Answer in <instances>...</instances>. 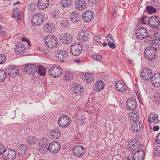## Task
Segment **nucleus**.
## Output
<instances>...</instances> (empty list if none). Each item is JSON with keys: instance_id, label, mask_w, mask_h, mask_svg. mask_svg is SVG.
<instances>
[{"instance_id": "nucleus-8", "label": "nucleus", "mask_w": 160, "mask_h": 160, "mask_svg": "<svg viewBox=\"0 0 160 160\" xmlns=\"http://www.w3.org/2000/svg\"><path fill=\"white\" fill-rule=\"evenodd\" d=\"M60 67L55 65L50 68L49 72L54 78L59 77L62 74V71Z\"/></svg>"}, {"instance_id": "nucleus-61", "label": "nucleus", "mask_w": 160, "mask_h": 160, "mask_svg": "<svg viewBox=\"0 0 160 160\" xmlns=\"http://www.w3.org/2000/svg\"><path fill=\"white\" fill-rule=\"evenodd\" d=\"M74 91V94L76 95H79L81 93V92H80L79 91H78L77 90H75Z\"/></svg>"}, {"instance_id": "nucleus-51", "label": "nucleus", "mask_w": 160, "mask_h": 160, "mask_svg": "<svg viewBox=\"0 0 160 160\" xmlns=\"http://www.w3.org/2000/svg\"><path fill=\"white\" fill-rule=\"evenodd\" d=\"M101 36L99 35H96L94 38L95 41L97 42H101Z\"/></svg>"}, {"instance_id": "nucleus-53", "label": "nucleus", "mask_w": 160, "mask_h": 160, "mask_svg": "<svg viewBox=\"0 0 160 160\" xmlns=\"http://www.w3.org/2000/svg\"><path fill=\"white\" fill-rule=\"evenodd\" d=\"M155 140L157 143L160 144V133L156 137Z\"/></svg>"}, {"instance_id": "nucleus-23", "label": "nucleus", "mask_w": 160, "mask_h": 160, "mask_svg": "<svg viewBox=\"0 0 160 160\" xmlns=\"http://www.w3.org/2000/svg\"><path fill=\"white\" fill-rule=\"evenodd\" d=\"M56 55L59 61L62 62L67 59L68 54L65 50L58 49L57 50Z\"/></svg>"}, {"instance_id": "nucleus-47", "label": "nucleus", "mask_w": 160, "mask_h": 160, "mask_svg": "<svg viewBox=\"0 0 160 160\" xmlns=\"http://www.w3.org/2000/svg\"><path fill=\"white\" fill-rule=\"evenodd\" d=\"M108 42V45L109 48L113 49L115 48V45L113 42L114 41L111 40L109 41Z\"/></svg>"}, {"instance_id": "nucleus-22", "label": "nucleus", "mask_w": 160, "mask_h": 160, "mask_svg": "<svg viewBox=\"0 0 160 160\" xmlns=\"http://www.w3.org/2000/svg\"><path fill=\"white\" fill-rule=\"evenodd\" d=\"M37 66L33 64H29L24 67V70L26 73L28 74H33L37 70Z\"/></svg>"}, {"instance_id": "nucleus-39", "label": "nucleus", "mask_w": 160, "mask_h": 160, "mask_svg": "<svg viewBox=\"0 0 160 160\" xmlns=\"http://www.w3.org/2000/svg\"><path fill=\"white\" fill-rule=\"evenodd\" d=\"M64 75L65 76L64 79L66 81H69L72 79L73 74L69 72H66Z\"/></svg>"}, {"instance_id": "nucleus-21", "label": "nucleus", "mask_w": 160, "mask_h": 160, "mask_svg": "<svg viewBox=\"0 0 160 160\" xmlns=\"http://www.w3.org/2000/svg\"><path fill=\"white\" fill-rule=\"evenodd\" d=\"M152 85L155 87H160V74L158 73L154 74L150 79Z\"/></svg>"}, {"instance_id": "nucleus-38", "label": "nucleus", "mask_w": 160, "mask_h": 160, "mask_svg": "<svg viewBox=\"0 0 160 160\" xmlns=\"http://www.w3.org/2000/svg\"><path fill=\"white\" fill-rule=\"evenodd\" d=\"M6 77L7 74L5 71L2 69H0V82L4 81Z\"/></svg>"}, {"instance_id": "nucleus-41", "label": "nucleus", "mask_w": 160, "mask_h": 160, "mask_svg": "<svg viewBox=\"0 0 160 160\" xmlns=\"http://www.w3.org/2000/svg\"><path fill=\"white\" fill-rule=\"evenodd\" d=\"M139 114L138 112H133L131 115V118L132 120H133L134 122H136L137 119L139 118Z\"/></svg>"}, {"instance_id": "nucleus-55", "label": "nucleus", "mask_w": 160, "mask_h": 160, "mask_svg": "<svg viewBox=\"0 0 160 160\" xmlns=\"http://www.w3.org/2000/svg\"><path fill=\"white\" fill-rule=\"evenodd\" d=\"M106 38L107 39L108 42L111 40L114 41L113 38H112V35L110 34H108L107 36H106Z\"/></svg>"}, {"instance_id": "nucleus-42", "label": "nucleus", "mask_w": 160, "mask_h": 160, "mask_svg": "<svg viewBox=\"0 0 160 160\" xmlns=\"http://www.w3.org/2000/svg\"><path fill=\"white\" fill-rule=\"evenodd\" d=\"M70 0H61L60 4L63 7H68L70 5Z\"/></svg>"}, {"instance_id": "nucleus-25", "label": "nucleus", "mask_w": 160, "mask_h": 160, "mask_svg": "<svg viewBox=\"0 0 160 160\" xmlns=\"http://www.w3.org/2000/svg\"><path fill=\"white\" fill-rule=\"evenodd\" d=\"M70 18L71 21L73 23H77L80 21V15L77 11H73L70 13Z\"/></svg>"}, {"instance_id": "nucleus-12", "label": "nucleus", "mask_w": 160, "mask_h": 160, "mask_svg": "<svg viewBox=\"0 0 160 160\" xmlns=\"http://www.w3.org/2000/svg\"><path fill=\"white\" fill-rule=\"evenodd\" d=\"M127 147L128 150L132 152H134L140 148V142L138 139H135L132 141L129 142L128 143Z\"/></svg>"}, {"instance_id": "nucleus-45", "label": "nucleus", "mask_w": 160, "mask_h": 160, "mask_svg": "<svg viewBox=\"0 0 160 160\" xmlns=\"http://www.w3.org/2000/svg\"><path fill=\"white\" fill-rule=\"evenodd\" d=\"M39 143L40 145H45L48 144L47 140L46 138L44 137H42L40 139Z\"/></svg>"}, {"instance_id": "nucleus-26", "label": "nucleus", "mask_w": 160, "mask_h": 160, "mask_svg": "<svg viewBox=\"0 0 160 160\" xmlns=\"http://www.w3.org/2000/svg\"><path fill=\"white\" fill-rule=\"evenodd\" d=\"M158 116L153 112H151L148 117V121L149 124L154 123L157 124L159 122Z\"/></svg>"}, {"instance_id": "nucleus-10", "label": "nucleus", "mask_w": 160, "mask_h": 160, "mask_svg": "<svg viewBox=\"0 0 160 160\" xmlns=\"http://www.w3.org/2000/svg\"><path fill=\"white\" fill-rule=\"evenodd\" d=\"M85 152L84 148L81 145L78 144L75 145L72 149V152L77 157H82L84 155Z\"/></svg>"}, {"instance_id": "nucleus-56", "label": "nucleus", "mask_w": 160, "mask_h": 160, "mask_svg": "<svg viewBox=\"0 0 160 160\" xmlns=\"http://www.w3.org/2000/svg\"><path fill=\"white\" fill-rule=\"evenodd\" d=\"M147 17H145L144 16H143V17H142L141 19V21L144 24H145L146 23V18Z\"/></svg>"}, {"instance_id": "nucleus-1", "label": "nucleus", "mask_w": 160, "mask_h": 160, "mask_svg": "<svg viewBox=\"0 0 160 160\" xmlns=\"http://www.w3.org/2000/svg\"><path fill=\"white\" fill-rule=\"evenodd\" d=\"M44 20V15L41 13L38 12L33 16L31 22L33 25L37 26L42 25Z\"/></svg>"}, {"instance_id": "nucleus-18", "label": "nucleus", "mask_w": 160, "mask_h": 160, "mask_svg": "<svg viewBox=\"0 0 160 160\" xmlns=\"http://www.w3.org/2000/svg\"><path fill=\"white\" fill-rule=\"evenodd\" d=\"M28 148L24 144L19 146L18 149V153L20 159H22L27 153Z\"/></svg>"}, {"instance_id": "nucleus-35", "label": "nucleus", "mask_w": 160, "mask_h": 160, "mask_svg": "<svg viewBox=\"0 0 160 160\" xmlns=\"http://www.w3.org/2000/svg\"><path fill=\"white\" fill-rule=\"evenodd\" d=\"M152 46L151 47H153L156 48V50L157 49L160 50V39H156L153 40L151 42Z\"/></svg>"}, {"instance_id": "nucleus-6", "label": "nucleus", "mask_w": 160, "mask_h": 160, "mask_svg": "<svg viewBox=\"0 0 160 160\" xmlns=\"http://www.w3.org/2000/svg\"><path fill=\"white\" fill-rule=\"evenodd\" d=\"M148 23L149 26L153 28H157L160 25V20L159 17L153 16L148 19Z\"/></svg>"}, {"instance_id": "nucleus-9", "label": "nucleus", "mask_w": 160, "mask_h": 160, "mask_svg": "<svg viewBox=\"0 0 160 160\" xmlns=\"http://www.w3.org/2000/svg\"><path fill=\"white\" fill-rule=\"evenodd\" d=\"M90 38L88 31L82 30L79 32L78 38L79 41L81 42L87 43L89 42Z\"/></svg>"}, {"instance_id": "nucleus-19", "label": "nucleus", "mask_w": 160, "mask_h": 160, "mask_svg": "<svg viewBox=\"0 0 160 160\" xmlns=\"http://www.w3.org/2000/svg\"><path fill=\"white\" fill-rule=\"evenodd\" d=\"M74 5L77 9L82 10L86 8L87 2L85 0H76Z\"/></svg>"}, {"instance_id": "nucleus-59", "label": "nucleus", "mask_w": 160, "mask_h": 160, "mask_svg": "<svg viewBox=\"0 0 160 160\" xmlns=\"http://www.w3.org/2000/svg\"><path fill=\"white\" fill-rule=\"evenodd\" d=\"M159 129V127L158 126H156L153 128V129L155 131H158Z\"/></svg>"}, {"instance_id": "nucleus-28", "label": "nucleus", "mask_w": 160, "mask_h": 160, "mask_svg": "<svg viewBox=\"0 0 160 160\" xmlns=\"http://www.w3.org/2000/svg\"><path fill=\"white\" fill-rule=\"evenodd\" d=\"M144 158V152L143 150L137 151L133 155L134 160H143Z\"/></svg>"}, {"instance_id": "nucleus-17", "label": "nucleus", "mask_w": 160, "mask_h": 160, "mask_svg": "<svg viewBox=\"0 0 160 160\" xmlns=\"http://www.w3.org/2000/svg\"><path fill=\"white\" fill-rule=\"evenodd\" d=\"M94 16V15L92 12L86 11L83 14L82 17L84 21L89 22L93 20Z\"/></svg>"}, {"instance_id": "nucleus-44", "label": "nucleus", "mask_w": 160, "mask_h": 160, "mask_svg": "<svg viewBox=\"0 0 160 160\" xmlns=\"http://www.w3.org/2000/svg\"><path fill=\"white\" fill-rule=\"evenodd\" d=\"M48 150V145H40L39 151L40 152L44 153L46 152Z\"/></svg>"}, {"instance_id": "nucleus-16", "label": "nucleus", "mask_w": 160, "mask_h": 160, "mask_svg": "<svg viewBox=\"0 0 160 160\" xmlns=\"http://www.w3.org/2000/svg\"><path fill=\"white\" fill-rule=\"evenodd\" d=\"M152 75V72L151 70L146 68L142 70L140 76L142 79L148 81L150 80Z\"/></svg>"}, {"instance_id": "nucleus-43", "label": "nucleus", "mask_w": 160, "mask_h": 160, "mask_svg": "<svg viewBox=\"0 0 160 160\" xmlns=\"http://www.w3.org/2000/svg\"><path fill=\"white\" fill-rule=\"evenodd\" d=\"M146 8L147 12L150 14L154 13L156 12V9L152 6H148Z\"/></svg>"}, {"instance_id": "nucleus-48", "label": "nucleus", "mask_w": 160, "mask_h": 160, "mask_svg": "<svg viewBox=\"0 0 160 160\" xmlns=\"http://www.w3.org/2000/svg\"><path fill=\"white\" fill-rule=\"evenodd\" d=\"M153 152L156 155L160 154V147H155L153 149Z\"/></svg>"}, {"instance_id": "nucleus-5", "label": "nucleus", "mask_w": 160, "mask_h": 160, "mask_svg": "<svg viewBox=\"0 0 160 160\" xmlns=\"http://www.w3.org/2000/svg\"><path fill=\"white\" fill-rule=\"evenodd\" d=\"M70 53L74 56L79 55L82 51V45L79 43H74L71 46Z\"/></svg>"}, {"instance_id": "nucleus-20", "label": "nucleus", "mask_w": 160, "mask_h": 160, "mask_svg": "<svg viewBox=\"0 0 160 160\" xmlns=\"http://www.w3.org/2000/svg\"><path fill=\"white\" fill-rule=\"evenodd\" d=\"M126 106L128 109L132 110L135 109L137 107L136 101L133 98L128 99L126 102Z\"/></svg>"}, {"instance_id": "nucleus-52", "label": "nucleus", "mask_w": 160, "mask_h": 160, "mask_svg": "<svg viewBox=\"0 0 160 160\" xmlns=\"http://www.w3.org/2000/svg\"><path fill=\"white\" fill-rule=\"evenodd\" d=\"M5 150L4 145L0 143V155L2 154V156L3 153Z\"/></svg>"}, {"instance_id": "nucleus-32", "label": "nucleus", "mask_w": 160, "mask_h": 160, "mask_svg": "<svg viewBox=\"0 0 160 160\" xmlns=\"http://www.w3.org/2000/svg\"><path fill=\"white\" fill-rule=\"evenodd\" d=\"M55 29L54 24L53 23H48L44 26V30L48 33H52Z\"/></svg>"}, {"instance_id": "nucleus-11", "label": "nucleus", "mask_w": 160, "mask_h": 160, "mask_svg": "<svg viewBox=\"0 0 160 160\" xmlns=\"http://www.w3.org/2000/svg\"><path fill=\"white\" fill-rule=\"evenodd\" d=\"M148 33V31L145 27H140L136 31V37L140 39H143L147 36Z\"/></svg>"}, {"instance_id": "nucleus-49", "label": "nucleus", "mask_w": 160, "mask_h": 160, "mask_svg": "<svg viewBox=\"0 0 160 160\" xmlns=\"http://www.w3.org/2000/svg\"><path fill=\"white\" fill-rule=\"evenodd\" d=\"M92 58L95 60L100 61L102 59V56L98 54L93 55L92 56Z\"/></svg>"}, {"instance_id": "nucleus-29", "label": "nucleus", "mask_w": 160, "mask_h": 160, "mask_svg": "<svg viewBox=\"0 0 160 160\" xmlns=\"http://www.w3.org/2000/svg\"><path fill=\"white\" fill-rule=\"evenodd\" d=\"M49 0H38V6L40 9H46L49 6Z\"/></svg>"}, {"instance_id": "nucleus-2", "label": "nucleus", "mask_w": 160, "mask_h": 160, "mask_svg": "<svg viewBox=\"0 0 160 160\" xmlns=\"http://www.w3.org/2000/svg\"><path fill=\"white\" fill-rule=\"evenodd\" d=\"M45 43L47 46L50 48H54L58 44L57 38L51 35H48L45 38Z\"/></svg>"}, {"instance_id": "nucleus-58", "label": "nucleus", "mask_w": 160, "mask_h": 160, "mask_svg": "<svg viewBox=\"0 0 160 160\" xmlns=\"http://www.w3.org/2000/svg\"><path fill=\"white\" fill-rule=\"evenodd\" d=\"M90 3L95 4L96 3L98 0H88Z\"/></svg>"}, {"instance_id": "nucleus-57", "label": "nucleus", "mask_w": 160, "mask_h": 160, "mask_svg": "<svg viewBox=\"0 0 160 160\" xmlns=\"http://www.w3.org/2000/svg\"><path fill=\"white\" fill-rule=\"evenodd\" d=\"M38 49L39 50V51H41L43 52V53L45 54H47V53H46V52H44V49L43 48H41V47H38Z\"/></svg>"}, {"instance_id": "nucleus-50", "label": "nucleus", "mask_w": 160, "mask_h": 160, "mask_svg": "<svg viewBox=\"0 0 160 160\" xmlns=\"http://www.w3.org/2000/svg\"><path fill=\"white\" fill-rule=\"evenodd\" d=\"M6 60V58L5 55L0 54V64L3 63Z\"/></svg>"}, {"instance_id": "nucleus-60", "label": "nucleus", "mask_w": 160, "mask_h": 160, "mask_svg": "<svg viewBox=\"0 0 160 160\" xmlns=\"http://www.w3.org/2000/svg\"><path fill=\"white\" fill-rule=\"evenodd\" d=\"M66 22H61V23L60 24V26L61 27H62V28H65L66 27Z\"/></svg>"}, {"instance_id": "nucleus-40", "label": "nucleus", "mask_w": 160, "mask_h": 160, "mask_svg": "<svg viewBox=\"0 0 160 160\" xmlns=\"http://www.w3.org/2000/svg\"><path fill=\"white\" fill-rule=\"evenodd\" d=\"M37 70H36V72H37L41 75L44 76L46 73L45 70L43 67L42 66H37Z\"/></svg>"}, {"instance_id": "nucleus-14", "label": "nucleus", "mask_w": 160, "mask_h": 160, "mask_svg": "<svg viewBox=\"0 0 160 160\" xmlns=\"http://www.w3.org/2000/svg\"><path fill=\"white\" fill-rule=\"evenodd\" d=\"M116 89L121 92H125L127 89V86L124 81L121 80L117 81L115 84Z\"/></svg>"}, {"instance_id": "nucleus-31", "label": "nucleus", "mask_w": 160, "mask_h": 160, "mask_svg": "<svg viewBox=\"0 0 160 160\" xmlns=\"http://www.w3.org/2000/svg\"><path fill=\"white\" fill-rule=\"evenodd\" d=\"M50 133L52 138L54 139L59 138L61 136L60 130L57 128L52 130Z\"/></svg>"}, {"instance_id": "nucleus-46", "label": "nucleus", "mask_w": 160, "mask_h": 160, "mask_svg": "<svg viewBox=\"0 0 160 160\" xmlns=\"http://www.w3.org/2000/svg\"><path fill=\"white\" fill-rule=\"evenodd\" d=\"M73 87L72 88V90L73 91L77 90L79 91L80 92H82V87L80 85H78L77 86L76 85H73Z\"/></svg>"}, {"instance_id": "nucleus-34", "label": "nucleus", "mask_w": 160, "mask_h": 160, "mask_svg": "<svg viewBox=\"0 0 160 160\" xmlns=\"http://www.w3.org/2000/svg\"><path fill=\"white\" fill-rule=\"evenodd\" d=\"M132 128L133 132H140L143 129V125L142 123H137L133 125Z\"/></svg>"}, {"instance_id": "nucleus-37", "label": "nucleus", "mask_w": 160, "mask_h": 160, "mask_svg": "<svg viewBox=\"0 0 160 160\" xmlns=\"http://www.w3.org/2000/svg\"><path fill=\"white\" fill-rule=\"evenodd\" d=\"M22 15V12L18 11L16 12H14L12 15V17L17 19V21L18 23H20L21 22V18Z\"/></svg>"}, {"instance_id": "nucleus-64", "label": "nucleus", "mask_w": 160, "mask_h": 160, "mask_svg": "<svg viewBox=\"0 0 160 160\" xmlns=\"http://www.w3.org/2000/svg\"><path fill=\"white\" fill-rule=\"evenodd\" d=\"M29 40L28 39H27L26 38H24V37H23L22 38V40L23 42L26 41V40Z\"/></svg>"}, {"instance_id": "nucleus-7", "label": "nucleus", "mask_w": 160, "mask_h": 160, "mask_svg": "<svg viewBox=\"0 0 160 160\" xmlns=\"http://www.w3.org/2000/svg\"><path fill=\"white\" fill-rule=\"evenodd\" d=\"M70 121V118L68 116L62 115L59 118L58 125L61 127L66 128L69 125Z\"/></svg>"}, {"instance_id": "nucleus-3", "label": "nucleus", "mask_w": 160, "mask_h": 160, "mask_svg": "<svg viewBox=\"0 0 160 160\" xmlns=\"http://www.w3.org/2000/svg\"><path fill=\"white\" fill-rule=\"evenodd\" d=\"M2 157L4 160H14L16 157V153L12 149H6Z\"/></svg>"}, {"instance_id": "nucleus-24", "label": "nucleus", "mask_w": 160, "mask_h": 160, "mask_svg": "<svg viewBox=\"0 0 160 160\" xmlns=\"http://www.w3.org/2000/svg\"><path fill=\"white\" fill-rule=\"evenodd\" d=\"M7 72L11 77H15L19 73L18 68L16 66L13 67L12 66H8Z\"/></svg>"}, {"instance_id": "nucleus-4", "label": "nucleus", "mask_w": 160, "mask_h": 160, "mask_svg": "<svg viewBox=\"0 0 160 160\" xmlns=\"http://www.w3.org/2000/svg\"><path fill=\"white\" fill-rule=\"evenodd\" d=\"M156 48L151 46H148L144 51V54L145 58L148 59L152 61L154 59L156 54Z\"/></svg>"}, {"instance_id": "nucleus-63", "label": "nucleus", "mask_w": 160, "mask_h": 160, "mask_svg": "<svg viewBox=\"0 0 160 160\" xmlns=\"http://www.w3.org/2000/svg\"><path fill=\"white\" fill-rule=\"evenodd\" d=\"M74 61L77 63H79L81 62V60L80 59H75Z\"/></svg>"}, {"instance_id": "nucleus-62", "label": "nucleus", "mask_w": 160, "mask_h": 160, "mask_svg": "<svg viewBox=\"0 0 160 160\" xmlns=\"http://www.w3.org/2000/svg\"><path fill=\"white\" fill-rule=\"evenodd\" d=\"M155 98H159L160 97V93L159 92L156 93L154 95Z\"/></svg>"}, {"instance_id": "nucleus-13", "label": "nucleus", "mask_w": 160, "mask_h": 160, "mask_svg": "<svg viewBox=\"0 0 160 160\" xmlns=\"http://www.w3.org/2000/svg\"><path fill=\"white\" fill-rule=\"evenodd\" d=\"M61 149L60 143L56 141H53L50 143L48 147V150L52 153H56Z\"/></svg>"}, {"instance_id": "nucleus-27", "label": "nucleus", "mask_w": 160, "mask_h": 160, "mask_svg": "<svg viewBox=\"0 0 160 160\" xmlns=\"http://www.w3.org/2000/svg\"><path fill=\"white\" fill-rule=\"evenodd\" d=\"M25 50V45L22 43H19L15 48V52L18 55L22 54Z\"/></svg>"}, {"instance_id": "nucleus-15", "label": "nucleus", "mask_w": 160, "mask_h": 160, "mask_svg": "<svg viewBox=\"0 0 160 160\" xmlns=\"http://www.w3.org/2000/svg\"><path fill=\"white\" fill-rule=\"evenodd\" d=\"M59 38L63 44H68L72 41V37L69 33H64L60 35Z\"/></svg>"}, {"instance_id": "nucleus-33", "label": "nucleus", "mask_w": 160, "mask_h": 160, "mask_svg": "<svg viewBox=\"0 0 160 160\" xmlns=\"http://www.w3.org/2000/svg\"><path fill=\"white\" fill-rule=\"evenodd\" d=\"M94 77L90 73H85L82 76V79L84 81L87 83L91 82L94 79Z\"/></svg>"}, {"instance_id": "nucleus-54", "label": "nucleus", "mask_w": 160, "mask_h": 160, "mask_svg": "<svg viewBox=\"0 0 160 160\" xmlns=\"http://www.w3.org/2000/svg\"><path fill=\"white\" fill-rule=\"evenodd\" d=\"M0 34L1 36L3 38H5L7 36L6 32L4 30H2L0 32Z\"/></svg>"}, {"instance_id": "nucleus-30", "label": "nucleus", "mask_w": 160, "mask_h": 160, "mask_svg": "<svg viewBox=\"0 0 160 160\" xmlns=\"http://www.w3.org/2000/svg\"><path fill=\"white\" fill-rule=\"evenodd\" d=\"M104 87V83L102 81H98L94 85V90L98 92L102 90Z\"/></svg>"}, {"instance_id": "nucleus-36", "label": "nucleus", "mask_w": 160, "mask_h": 160, "mask_svg": "<svg viewBox=\"0 0 160 160\" xmlns=\"http://www.w3.org/2000/svg\"><path fill=\"white\" fill-rule=\"evenodd\" d=\"M38 138L35 137L30 136L26 139V142L28 144H33L37 142Z\"/></svg>"}]
</instances>
